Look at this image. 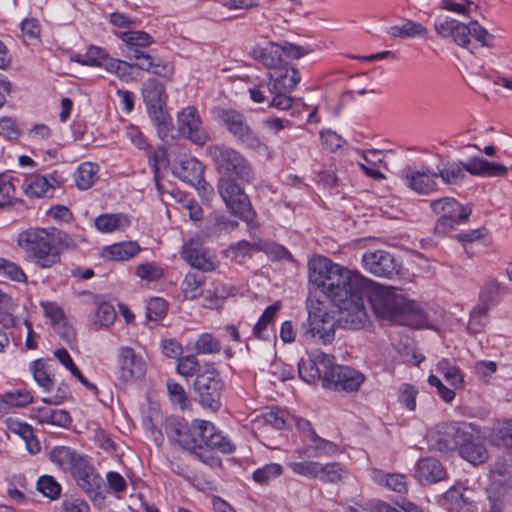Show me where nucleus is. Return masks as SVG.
Returning <instances> with one entry per match:
<instances>
[{
  "label": "nucleus",
  "mask_w": 512,
  "mask_h": 512,
  "mask_svg": "<svg viewBox=\"0 0 512 512\" xmlns=\"http://www.w3.org/2000/svg\"><path fill=\"white\" fill-rule=\"evenodd\" d=\"M233 178L218 180L217 190L228 210L234 216L250 224L254 221L255 211L244 189Z\"/></svg>",
  "instance_id": "nucleus-11"
},
{
  "label": "nucleus",
  "mask_w": 512,
  "mask_h": 512,
  "mask_svg": "<svg viewBox=\"0 0 512 512\" xmlns=\"http://www.w3.org/2000/svg\"><path fill=\"white\" fill-rule=\"evenodd\" d=\"M72 475L76 479L78 486L92 501L101 502L104 500L105 496L102 490L103 479L87 458L81 465H78V468Z\"/></svg>",
  "instance_id": "nucleus-18"
},
{
  "label": "nucleus",
  "mask_w": 512,
  "mask_h": 512,
  "mask_svg": "<svg viewBox=\"0 0 512 512\" xmlns=\"http://www.w3.org/2000/svg\"><path fill=\"white\" fill-rule=\"evenodd\" d=\"M17 244L25 252L26 258L40 269L51 268L61 260L53 237L45 229L32 228L21 232Z\"/></svg>",
  "instance_id": "nucleus-3"
},
{
  "label": "nucleus",
  "mask_w": 512,
  "mask_h": 512,
  "mask_svg": "<svg viewBox=\"0 0 512 512\" xmlns=\"http://www.w3.org/2000/svg\"><path fill=\"white\" fill-rule=\"evenodd\" d=\"M488 308L485 305L478 304L470 312V319L467 330L472 334L480 333L488 323Z\"/></svg>",
  "instance_id": "nucleus-48"
},
{
  "label": "nucleus",
  "mask_w": 512,
  "mask_h": 512,
  "mask_svg": "<svg viewBox=\"0 0 512 512\" xmlns=\"http://www.w3.org/2000/svg\"><path fill=\"white\" fill-rule=\"evenodd\" d=\"M206 154L218 172L227 178H236L242 183H251L254 180L249 162L236 149L224 144L210 145L206 148Z\"/></svg>",
  "instance_id": "nucleus-6"
},
{
  "label": "nucleus",
  "mask_w": 512,
  "mask_h": 512,
  "mask_svg": "<svg viewBox=\"0 0 512 512\" xmlns=\"http://www.w3.org/2000/svg\"><path fill=\"white\" fill-rule=\"evenodd\" d=\"M256 249H259L257 244L241 240L235 246L230 247L229 252L233 254L232 257L236 261L241 263L246 257H250L252 252Z\"/></svg>",
  "instance_id": "nucleus-63"
},
{
  "label": "nucleus",
  "mask_w": 512,
  "mask_h": 512,
  "mask_svg": "<svg viewBox=\"0 0 512 512\" xmlns=\"http://www.w3.org/2000/svg\"><path fill=\"white\" fill-rule=\"evenodd\" d=\"M460 455L473 465L483 463L488 456L485 446L480 442L471 441L470 438L460 448Z\"/></svg>",
  "instance_id": "nucleus-45"
},
{
  "label": "nucleus",
  "mask_w": 512,
  "mask_h": 512,
  "mask_svg": "<svg viewBox=\"0 0 512 512\" xmlns=\"http://www.w3.org/2000/svg\"><path fill=\"white\" fill-rule=\"evenodd\" d=\"M182 257L191 267L202 272L214 271L218 266L216 256L199 239H191L183 246Z\"/></svg>",
  "instance_id": "nucleus-19"
},
{
  "label": "nucleus",
  "mask_w": 512,
  "mask_h": 512,
  "mask_svg": "<svg viewBox=\"0 0 512 512\" xmlns=\"http://www.w3.org/2000/svg\"><path fill=\"white\" fill-rule=\"evenodd\" d=\"M364 381L362 373L355 369L331 363L323 377V386L335 390L356 391Z\"/></svg>",
  "instance_id": "nucleus-14"
},
{
  "label": "nucleus",
  "mask_w": 512,
  "mask_h": 512,
  "mask_svg": "<svg viewBox=\"0 0 512 512\" xmlns=\"http://www.w3.org/2000/svg\"><path fill=\"white\" fill-rule=\"evenodd\" d=\"M107 52L97 46H90L85 54L76 55L73 60L81 65L86 66H103L110 60Z\"/></svg>",
  "instance_id": "nucleus-47"
},
{
  "label": "nucleus",
  "mask_w": 512,
  "mask_h": 512,
  "mask_svg": "<svg viewBox=\"0 0 512 512\" xmlns=\"http://www.w3.org/2000/svg\"><path fill=\"white\" fill-rule=\"evenodd\" d=\"M396 505L399 509L379 500L371 501L368 504V510L370 512H425L422 507L406 498L397 500Z\"/></svg>",
  "instance_id": "nucleus-40"
},
{
  "label": "nucleus",
  "mask_w": 512,
  "mask_h": 512,
  "mask_svg": "<svg viewBox=\"0 0 512 512\" xmlns=\"http://www.w3.org/2000/svg\"><path fill=\"white\" fill-rule=\"evenodd\" d=\"M366 295L367 293L354 294V297L334 306L336 313H338V327L358 330L365 326L368 321V314L364 302Z\"/></svg>",
  "instance_id": "nucleus-13"
},
{
  "label": "nucleus",
  "mask_w": 512,
  "mask_h": 512,
  "mask_svg": "<svg viewBox=\"0 0 512 512\" xmlns=\"http://www.w3.org/2000/svg\"><path fill=\"white\" fill-rule=\"evenodd\" d=\"M30 370L33 374L34 380L37 384L44 389V391H51L54 385L53 378L50 376L46 369L45 363L38 359L31 363Z\"/></svg>",
  "instance_id": "nucleus-50"
},
{
  "label": "nucleus",
  "mask_w": 512,
  "mask_h": 512,
  "mask_svg": "<svg viewBox=\"0 0 512 512\" xmlns=\"http://www.w3.org/2000/svg\"><path fill=\"white\" fill-rule=\"evenodd\" d=\"M205 277L197 272H189L182 281L181 288L186 299H196L202 295Z\"/></svg>",
  "instance_id": "nucleus-46"
},
{
  "label": "nucleus",
  "mask_w": 512,
  "mask_h": 512,
  "mask_svg": "<svg viewBox=\"0 0 512 512\" xmlns=\"http://www.w3.org/2000/svg\"><path fill=\"white\" fill-rule=\"evenodd\" d=\"M49 459L63 471L74 474L78 465H81L86 457L70 447L56 446L50 451Z\"/></svg>",
  "instance_id": "nucleus-26"
},
{
  "label": "nucleus",
  "mask_w": 512,
  "mask_h": 512,
  "mask_svg": "<svg viewBox=\"0 0 512 512\" xmlns=\"http://www.w3.org/2000/svg\"><path fill=\"white\" fill-rule=\"evenodd\" d=\"M219 122L232 134L237 142L259 154H269L268 145L247 124L245 116L235 109H222L218 113Z\"/></svg>",
  "instance_id": "nucleus-10"
},
{
  "label": "nucleus",
  "mask_w": 512,
  "mask_h": 512,
  "mask_svg": "<svg viewBox=\"0 0 512 512\" xmlns=\"http://www.w3.org/2000/svg\"><path fill=\"white\" fill-rule=\"evenodd\" d=\"M301 76L294 67L281 68L275 75L269 73V82L267 84L269 91L292 92L300 82Z\"/></svg>",
  "instance_id": "nucleus-27"
},
{
  "label": "nucleus",
  "mask_w": 512,
  "mask_h": 512,
  "mask_svg": "<svg viewBox=\"0 0 512 512\" xmlns=\"http://www.w3.org/2000/svg\"><path fill=\"white\" fill-rule=\"evenodd\" d=\"M437 371L441 373L447 382L454 388L463 384V375L455 360L443 358L437 363Z\"/></svg>",
  "instance_id": "nucleus-43"
},
{
  "label": "nucleus",
  "mask_w": 512,
  "mask_h": 512,
  "mask_svg": "<svg viewBox=\"0 0 512 512\" xmlns=\"http://www.w3.org/2000/svg\"><path fill=\"white\" fill-rule=\"evenodd\" d=\"M443 506L449 512H474L475 506L469 502L460 487H451L443 496Z\"/></svg>",
  "instance_id": "nucleus-33"
},
{
  "label": "nucleus",
  "mask_w": 512,
  "mask_h": 512,
  "mask_svg": "<svg viewBox=\"0 0 512 512\" xmlns=\"http://www.w3.org/2000/svg\"><path fill=\"white\" fill-rule=\"evenodd\" d=\"M177 125L179 133L197 145H204L209 140V135L201 127L199 113L192 106L184 108L178 114Z\"/></svg>",
  "instance_id": "nucleus-20"
},
{
  "label": "nucleus",
  "mask_w": 512,
  "mask_h": 512,
  "mask_svg": "<svg viewBox=\"0 0 512 512\" xmlns=\"http://www.w3.org/2000/svg\"><path fill=\"white\" fill-rule=\"evenodd\" d=\"M334 356L321 351L309 353L308 358H302L298 363V373L302 380L314 383L323 379L327 370H330Z\"/></svg>",
  "instance_id": "nucleus-16"
},
{
  "label": "nucleus",
  "mask_w": 512,
  "mask_h": 512,
  "mask_svg": "<svg viewBox=\"0 0 512 512\" xmlns=\"http://www.w3.org/2000/svg\"><path fill=\"white\" fill-rule=\"evenodd\" d=\"M363 163H359L365 174L375 180L383 179L385 176L379 168L384 164V153L380 150H368L363 153Z\"/></svg>",
  "instance_id": "nucleus-37"
},
{
  "label": "nucleus",
  "mask_w": 512,
  "mask_h": 512,
  "mask_svg": "<svg viewBox=\"0 0 512 512\" xmlns=\"http://www.w3.org/2000/svg\"><path fill=\"white\" fill-rule=\"evenodd\" d=\"M464 171L473 176L505 177L508 168L502 164L490 162L483 157H472L466 163L446 162L437 166V179L441 178L446 185H456L465 178Z\"/></svg>",
  "instance_id": "nucleus-4"
},
{
  "label": "nucleus",
  "mask_w": 512,
  "mask_h": 512,
  "mask_svg": "<svg viewBox=\"0 0 512 512\" xmlns=\"http://www.w3.org/2000/svg\"><path fill=\"white\" fill-rule=\"evenodd\" d=\"M197 433L206 455H211L208 450H216L224 454L232 453L235 450L232 441L224 436L212 422L200 420Z\"/></svg>",
  "instance_id": "nucleus-21"
},
{
  "label": "nucleus",
  "mask_w": 512,
  "mask_h": 512,
  "mask_svg": "<svg viewBox=\"0 0 512 512\" xmlns=\"http://www.w3.org/2000/svg\"><path fill=\"white\" fill-rule=\"evenodd\" d=\"M199 421L196 420L193 426L180 417H169L165 421V432L168 438L178 443L183 449L194 454L203 463L216 466L220 460L213 455H206L204 447L200 443Z\"/></svg>",
  "instance_id": "nucleus-5"
},
{
  "label": "nucleus",
  "mask_w": 512,
  "mask_h": 512,
  "mask_svg": "<svg viewBox=\"0 0 512 512\" xmlns=\"http://www.w3.org/2000/svg\"><path fill=\"white\" fill-rule=\"evenodd\" d=\"M34 418L41 424L67 427L71 423L69 413L64 409L41 407L34 411Z\"/></svg>",
  "instance_id": "nucleus-31"
},
{
  "label": "nucleus",
  "mask_w": 512,
  "mask_h": 512,
  "mask_svg": "<svg viewBox=\"0 0 512 512\" xmlns=\"http://www.w3.org/2000/svg\"><path fill=\"white\" fill-rule=\"evenodd\" d=\"M127 57L130 59L140 60V63L134 64L135 67L149 71L153 67V57L143 50V47L128 48Z\"/></svg>",
  "instance_id": "nucleus-62"
},
{
  "label": "nucleus",
  "mask_w": 512,
  "mask_h": 512,
  "mask_svg": "<svg viewBox=\"0 0 512 512\" xmlns=\"http://www.w3.org/2000/svg\"><path fill=\"white\" fill-rule=\"evenodd\" d=\"M430 208L440 217H457L458 219H468L472 212L470 207L463 206L451 197L431 201Z\"/></svg>",
  "instance_id": "nucleus-28"
},
{
  "label": "nucleus",
  "mask_w": 512,
  "mask_h": 512,
  "mask_svg": "<svg viewBox=\"0 0 512 512\" xmlns=\"http://www.w3.org/2000/svg\"><path fill=\"white\" fill-rule=\"evenodd\" d=\"M53 182L55 178L52 175H32L23 184V190L30 198L52 197L55 190Z\"/></svg>",
  "instance_id": "nucleus-29"
},
{
  "label": "nucleus",
  "mask_w": 512,
  "mask_h": 512,
  "mask_svg": "<svg viewBox=\"0 0 512 512\" xmlns=\"http://www.w3.org/2000/svg\"><path fill=\"white\" fill-rule=\"evenodd\" d=\"M414 477L421 484H433L445 480L447 472L438 459L425 457L416 463Z\"/></svg>",
  "instance_id": "nucleus-25"
},
{
  "label": "nucleus",
  "mask_w": 512,
  "mask_h": 512,
  "mask_svg": "<svg viewBox=\"0 0 512 512\" xmlns=\"http://www.w3.org/2000/svg\"><path fill=\"white\" fill-rule=\"evenodd\" d=\"M280 308V302H275L264 310L259 320L253 327V334L256 338L265 339L264 332L267 329L268 325L273 322Z\"/></svg>",
  "instance_id": "nucleus-49"
},
{
  "label": "nucleus",
  "mask_w": 512,
  "mask_h": 512,
  "mask_svg": "<svg viewBox=\"0 0 512 512\" xmlns=\"http://www.w3.org/2000/svg\"><path fill=\"white\" fill-rule=\"evenodd\" d=\"M309 281L330 299L333 306L343 303L354 294L367 293L370 280L357 271L333 263L324 256L309 261Z\"/></svg>",
  "instance_id": "nucleus-1"
},
{
  "label": "nucleus",
  "mask_w": 512,
  "mask_h": 512,
  "mask_svg": "<svg viewBox=\"0 0 512 512\" xmlns=\"http://www.w3.org/2000/svg\"><path fill=\"white\" fill-rule=\"evenodd\" d=\"M201 370L202 366L195 355H186L177 359V372L184 377L197 376Z\"/></svg>",
  "instance_id": "nucleus-55"
},
{
  "label": "nucleus",
  "mask_w": 512,
  "mask_h": 512,
  "mask_svg": "<svg viewBox=\"0 0 512 512\" xmlns=\"http://www.w3.org/2000/svg\"><path fill=\"white\" fill-rule=\"evenodd\" d=\"M288 467L298 475L308 478H318L321 463L316 461L289 462Z\"/></svg>",
  "instance_id": "nucleus-53"
},
{
  "label": "nucleus",
  "mask_w": 512,
  "mask_h": 512,
  "mask_svg": "<svg viewBox=\"0 0 512 512\" xmlns=\"http://www.w3.org/2000/svg\"><path fill=\"white\" fill-rule=\"evenodd\" d=\"M141 91L150 119L159 135L166 137L173 125L166 109L168 96L165 85L155 78H149L143 83Z\"/></svg>",
  "instance_id": "nucleus-7"
},
{
  "label": "nucleus",
  "mask_w": 512,
  "mask_h": 512,
  "mask_svg": "<svg viewBox=\"0 0 512 512\" xmlns=\"http://www.w3.org/2000/svg\"><path fill=\"white\" fill-rule=\"evenodd\" d=\"M252 56L269 69L278 68L282 62L281 48L276 43H269L266 47L254 48Z\"/></svg>",
  "instance_id": "nucleus-35"
},
{
  "label": "nucleus",
  "mask_w": 512,
  "mask_h": 512,
  "mask_svg": "<svg viewBox=\"0 0 512 512\" xmlns=\"http://www.w3.org/2000/svg\"><path fill=\"white\" fill-rule=\"evenodd\" d=\"M130 225V220L123 213L102 214L95 219V227L97 230L110 233L117 229H124Z\"/></svg>",
  "instance_id": "nucleus-39"
},
{
  "label": "nucleus",
  "mask_w": 512,
  "mask_h": 512,
  "mask_svg": "<svg viewBox=\"0 0 512 512\" xmlns=\"http://www.w3.org/2000/svg\"><path fill=\"white\" fill-rule=\"evenodd\" d=\"M508 293L507 287L494 279L487 280L480 291L479 304L491 308L501 301V297Z\"/></svg>",
  "instance_id": "nucleus-34"
},
{
  "label": "nucleus",
  "mask_w": 512,
  "mask_h": 512,
  "mask_svg": "<svg viewBox=\"0 0 512 512\" xmlns=\"http://www.w3.org/2000/svg\"><path fill=\"white\" fill-rule=\"evenodd\" d=\"M167 304L162 298L150 299L146 308V316L150 321H158L166 315Z\"/></svg>",
  "instance_id": "nucleus-61"
},
{
  "label": "nucleus",
  "mask_w": 512,
  "mask_h": 512,
  "mask_svg": "<svg viewBox=\"0 0 512 512\" xmlns=\"http://www.w3.org/2000/svg\"><path fill=\"white\" fill-rule=\"evenodd\" d=\"M386 31L390 36L401 39L423 37L427 34V29L421 23L409 19H405L402 24L388 27Z\"/></svg>",
  "instance_id": "nucleus-36"
},
{
  "label": "nucleus",
  "mask_w": 512,
  "mask_h": 512,
  "mask_svg": "<svg viewBox=\"0 0 512 512\" xmlns=\"http://www.w3.org/2000/svg\"><path fill=\"white\" fill-rule=\"evenodd\" d=\"M468 438H471V434L467 433L460 424H445L437 431V448L441 452L453 451L456 449L460 451V448Z\"/></svg>",
  "instance_id": "nucleus-23"
},
{
  "label": "nucleus",
  "mask_w": 512,
  "mask_h": 512,
  "mask_svg": "<svg viewBox=\"0 0 512 512\" xmlns=\"http://www.w3.org/2000/svg\"><path fill=\"white\" fill-rule=\"evenodd\" d=\"M283 473V467L278 463H269L256 469L253 474V480L260 484H268L271 480L279 477Z\"/></svg>",
  "instance_id": "nucleus-52"
},
{
  "label": "nucleus",
  "mask_w": 512,
  "mask_h": 512,
  "mask_svg": "<svg viewBox=\"0 0 512 512\" xmlns=\"http://www.w3.org/2000/svg\"><path fill=\"white\" fill-rule=\"evenodd\" d=\"M119 38L126 44L127 48L147 47L153 43V38L145 31L134 30L119 34Z\"/></svg>",
  "instance_id": "nucleus-51"
},
{
  "label": "nucleus",
  "mask_w": 512,
  "mask_h": 512,
  "mask_svg": "<svg viewBox=\"0 0 512 512\" xmlns=\"http://www.w3.org/2000/svg\"><path fill=\"white\" fill-rule=\"evenodd\" d=\"M362 263L366 271L377 277L392 278L400 269L394 256L385 250L364 253Z\"/></svg>",
  "instance_id": "nucleus-15"
},
{
  "label": "nucleus",
  "mask_w": 512,
  "mask_h": 512,
  "mask_svg": "<svg viewBox=\"0 0 512 512\" xmlns=\"http://www.w3.org/2000/svg\"><path fill=\"white\" fill-rule=\"evenodd\" d=\"M343 468L340 463L332 462L321 464L319 479L323 482L337 483L343 477Z\"/></svg>",
  "instance_id": "nucleus-56"
},
{
  "label": "nucleus",
  "mask_w": 512,
  "mask_h": 512,
  "mask_svg": "<svg viewBox=\"0 0 512 512\" xmlns=\"http://www.w3.org/2000/svg\"><path fill=\"white\" fill-rule=\"evenodd\" d=\"M98 171L97 164L91 162L80 164L73 174L76 186L81 190L89 189L96 181Z\"/></svg>",
  "instance_id": "nucleus-42"
},
{
  "label": "nucleus",
  "mask_w": 512,
  "mask_h": 512,
  "mask_svg": "<svg viewBox=\"0 0 512 512\" xmlns=\"http://www.w3.org/2000/svg\"><path fill=\"white\" fill-rule=\"evenodd\" d=\"M490 439L494 445L505 447L512 453V420L496 422L492 428Z\"/></svg>",
  "instance_id": "nucleus-41"
},
{
  "label": "nucleus",
  "mask_w": 512,
  "mask_h": 512,
  "mask_svg": "<svg viewBox=\"0 0 512 512\" xmlns=\"http://www.w3.org/2000/svg\"><path fill=\"white\" fill-rule=\"evenodd\" d=\"M435 31L443 38H452V40L459 46L467 48L472 51L470 44V37L481 43L482 46H490V41L493 40L491 35L484 27L477 21H471L469 24L461 23L458 20L446 17L438 18L435 21Z\"/></svg>",
  "instance_id": "nucleus-8"
},
{
  "label": "nucleus",
  "mask_w": 512,
  "mask_h": 512,
  "mask_svg": "<svg viewBox=\"0 0 512 512\" xmlns=\"http://www.w3.org/2000/svg\"><path fill=\"white\" fill-rule=\"evenodd\" d=\"M104 67L106 70L115 73L120 79L127 81L131 78L132 69L135 65L126 61L111 58L104 64Z\"/></svg>",
  "instance_id": "nucleus-57"
},
{
  "label": "nucleus",
  "mask_w": 512,
  "mask_h": 512,
  "mask_svg": "<svg viewBox=\"0 0 512 512\" xmlns=\"http://www.w3.org/2000/svg\"><path fill=\"white\" fill-rule=\"evenodd\" d=\"M381 483L397 493H406L408 490L406 476L402 474H386Z\"/></svg>",
  "instance_id": "nucleus-64"
},
{
  "label": "nucleus",
  "mask_w": 512,
  "mask_h": 512,
  "mask_svg": "<svg viewBox=\"0 0 512 512\" xmlns=\"http://www.w3.org/2000/svg\"><path fill=\"white\" fill-rule=\"evenodd\" d=\"M311 441L313 444L308 445L302 451L298 450L300 457L319 458L322 456H332L338 451L335 443L319 437L316 433H312Z\"/></svg>",
  "instance_id": "nucleus-32"
},
{
  "label": "nucleus",
  "mask_w": 512,
  "mask_h": 512,
  "mask_svg": "<svg viewBox=\"0 0 512 512\" xmlns=\"http://www.w3.org/2000/svg\"><path fill=\"white\" fill-rule=\"evenodd\" d=\"M369 297L371 307L377 318L401 321L406 314L416 312V303L408 300L401 290L392 286H383L370 281Z\"/></svg>",
  "instance_id": "nucleus-2"
},
{
  "label": "nucleus",
  "mask_w": 512,
  "mask_h": 512,
  "mask_svg": "<svg viewBox=\"0 0 512 512\" xmlns=\"http://www.w3.org/2000/svg\"><path fill=\"white\" fill-rule=\"evenodd\" d=\"M32 401V393L25 388L8 391L1 398L0 412H8L11 407L26 406Z\"/></svg>",
  "instance_id": "nucleus-38"
},
{
  "label": "nucleus",
  "mask_w": 512,
  "mask_h": 512,
  "mask_svg": "<svg viewBox=\"0 0 512 512\" xmlns=\"http://www.w3.org/2000/svg\"><path fill=\"white\" fill-rule=\"evenodd\" d=\"M166 386L171 402L184 410L188 405V397L184 388L173 380H168Z\"/></svg>",
  "instance_id": "nucleus-58"
},
{
  "label": "nucleus",
  "mask_w": 512,
  "mask_h": 512,
  "mask_svg": "<svg viewBox=\"0 0 512 512\" xmlns=\"http://www.w3.org/2000/svg\"><path fill=\"white\" fill-rule=\"evenodd\" d=\"M338 326L335 310H328L322 302H317L308 312L307 324L302 333L304 341L318 340L322 344H330L335 338V329Z\"/></svg>",
  "instance_id": "nucleus-9"
},
{
  "label": "nucleus",
  "mask_w": 512,
  "mask_h": 512,
  "mask_svg": "<svg viewBox=\"0 0 512 512\" xmlns=\"http://www.w3.org/2000/svg\"><path fill=\"white\" fill-rule=\"evenodd\" d=\"M173 174L181 181L193 186L207 184L203 178L204 166L194 157H185L179 163L173 164Z\"/></svg>",
  "instance_id": "nucleus-24"
},
{
  "label": "nucleus",
  "mask_w": 512,
  "mask_h": 512,
  "mask_svg": "<svg viewBox=\"0 0 512 512\" xmlns=\"http://www.w3.org/2000/svg\"><path fill=\"white\" fill-rule=\"evenodd\" d=\"M221 342L211 333H201L195 340L193 349L198 355H215L221 351Z\"/></svg>",
  "instance_id": "nucleus-44"
},
{
  "label": "nucleus",
  "mask_w": 512,
  "mask_h": 512,
  "mask_svg": "<svg viewBox=\"0 0 512 512\" xmlns=\"http://www.w3.org/2000/svg\"><path fill=\"white\" fill-rule=\"evenodd\" d=\"M140 252V246L135 241H124L106 246L102 256L109 260L125 261L133 258Z\"/></svg>",
  "instance_id": "nucleus-30"
},
{
  "label": "nucleus",
  "mask_w": 512,
  "mask_h": 512,
  "mask_svg": "<svg viewBox=\"0 0 512 512\" xmlns=\"http://www.w3.org/2000/svg\"><path fill=\"white\" fill-rule=\"evenodd\" d=\"M146 372V364L141 356L127 346L118 350V380L127 383L142 378Z\"/></svg>",
  "instance_id": "nucleus-17"
},
{
  "label": "nucleus",
  "mask_w": 512,
  "mask_h": 512,
  "mask_svg": "<svg viewBox=\"0 0 512 512\" xmlns=\"http://www.w3.org/2000/svg\"><path fill=\"white\" fill-rule=\"evenodd\" d=\"M467 220L458 219L457 217H439L434 225V234L437 237H443Z\"/></svg>",
  "instance_id": "nucleus-60"
},
{
  "label": "nucleus",
  "mask_w": 512,
  "mask_h": 512,
  "mask_svg": "<svg viewBox=\"0 0 512 512\" xmlns=\"http://www.w3.org/2000/svg\"><path fill=\"white\" fill-rule=\"evenodd\" d=\"M37 489L44 496L55 500L60 496L61 486L60 484L49 475L41 476L37 481Z\"/></svg>",
  "instance_id": "nucleus-54"
},
{
  "label": "nucleus",
  "mask_w": 512,
  "mask_h": 512,
  "mask_svg": "<svg viewBox=\"0 0 512 512\" xmlns=\"http://www.w3.org/2000/svg\"><path fill=\"white\" fill-rule=\"evenodd\" d=\"M222 389L223 381L218 370L213 363H205L194 381V390L198 394L200 403L213 411L218 410Z\"/></svg>",
  "instance_id": "nucleus-12"
},
{
  "label": "nucleus",
  "mask_w": 512,
  "mask_h": 512,
  "mask_svg": "<svg viewBox=\"0 0 512 512\" xmlns=\"http://www.w3.org/2000/svg\"><path fill=\"white\" fill-rule=\"evenodd\" d=\"M0 274L17 282H26L27 277L20 266L9 260L0 258Z\"/></svg>",
  "instance_id": "nucleus-59"
},
{
  "label": "nucleus",
  "mask_w": 512,
  "mask_h": 512,
  "mask_svg": "<svg viewBox=\"0 0 512 512\" xmlns=\"http://www.w3.org/2000/svg\"><path fill=\"white\" fill-rule=\"evenodd\" d=\"M401 179L404 185L418 194H430L438 189L437 175L429 167L408 168L403 171Z\"/></svg>",
  "instance_id": "nucleus-22"
}]
</instances>
